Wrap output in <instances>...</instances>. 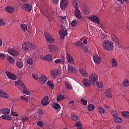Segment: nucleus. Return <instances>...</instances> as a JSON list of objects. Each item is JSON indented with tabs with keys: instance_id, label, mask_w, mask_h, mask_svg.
I'll list each match as a JSON object with an SVG mask.
<instances>
[{
	"instance_id": "1",
	"label": "nucleus",
	"mask_w": 129,
	"mask_h": 129,
	"mask_svg": "<svg viewBox=\"0 0 129 129\" xmlns=\"http://www.w3.org/2000/svg\"><path fill=\"white\" fill-rule=\"evenodd\" d=\"M36 46L30 42H24L22 44V50L26 52H30V51L34 50Z\"/></svg>"
},
{
	"instance_id": "18",
	"label": "nucleus",
	"mask_w": 129,
	"mask_h": 129,
	"mask_svg": "<svg viewBox=\"0 0 129 129\" xmlns=\"http://www.w3.org/2000/svg\"><path fill=\"white\" fill-rule=\"evenodd\" d=\"M111 91H112L111 89H107L105 91V94L106 97H108V98H111V97H112V95L110 93Z\"/></svg>"
},
{
	"instance_id": "51",
	"label": "nucleus",
	"mask_w": 129,
	"mask_h": 129,
	"mask_svg": "<svg viewBox=\"0 0 129 129\" xmlns=\"http://www.w3.org/2000/svg\"><path fill=\"white\" fill-rule=\"evenodd\" d=\"M81 102H82L84 105H87V101L85 100L84 98L81 99Z\"/></svg>"
},
{
	"instance_id": "39",
	"label": "nucleus",
	"mask_w": 129,
	"mask_h": 129,
	"mask_svg": "<svg viewBox=\"0 0 129 129\" xmlns=\"http://www.w3.org/2000/svg\"><path fill=\"white\" fill-rule=\"evenodd\" d=\"M94 106L93 104H90L88 105V109L89 111H92L94 110Z\"/></svg>"
},
{
	"instance_id": "37",
	"label": "nucleus",
	"mask_w": 129,
	"mask_h": 129,
	"mask_svg": "<svg viewBox=\"0 0 129 129\" xmlns=\"http://www.w3.org/2000/svg\"><path fill=\"white\" fill-rule=\"evenodd\" d=\"M114 120L115 121V122H117L118 123H121V122H122V119L118 117H115L114 118Z\"/></svg>"
},
{
	"instance_id": "63",
	"label": "nucleus",
	"mask_w": 129,
	"mask_h": 129,
	"mask_svg": "<svg viewBox=\"0 0 129 129\" xmlns=\"http://www.w3.org/2000/svg\"><path fill=\"white\" fill-rule=\"evenodd\" d=\"M101 38L102 39H105V38H106V36L105 34H101Z\"/></svg>"
},
{
	"instance_id": "7",
	"label": "nucleus",
	"mask_w": 129,
	"mask_h": 129,
	"mask_svg": "<svg viewBox=\"0 0 129 129\" xmlns=\"http://www.w3.org/2000/svg\"><path fill=\"white\" fill-rule=\"evenodd\" d=\"M89 20L90 21H91L92 22H94L95 24H97V25H99L100 24V22L99 21V18H98V17L93 15L89 17Z\"/></svg>"
},
{
	"instance_id": "15",
	"label": "nucleus",
	"mask_w": 129,
	"mask_h": 129,
	"mask_svg": "<svg viewBox=\"0 0 129 129\" xmlns=\"http://www.w3.org/2000/svg\"><path fill=\"white\" fill-rule=\"evenodd\" d=\"M80 73L82 75V76H84V77H88L89 76V74H88V72L86 71V70H84L83 69H80L79 70Z\"/></svg>"
},
{
	"instance_id": "40",
	"label": "nucleus",
	"mask_w": 129,
	"mask_h": 129,
	"mask_svg": "<svg viewBox=\"0 0 129 129\" xmlns=\"http://www.w3.org/2000/svg\"><path fill=\"white\" fill-rule=\"evenodd\" d=\"M65 97L62 95V94H60L57 97V101H61L62 99H64Z\"/></svg>"
},
{
	"instance_id": "49",
	"label": "nucleus",
	"mask_w": 129,
	"mask_h": 129,
	"mask_svg": "<svg viewBox=\"0 0 129 129\" xmlns=\"http://www.w3.org/2000/svg\"><path fill=\"white\" fill-rule=\"evenodd\" d=\"M96 85L97 87H98V88H102V87H103V84L102 83V82H98L96 84Z\"/></svg>"
},
{
	"instance_id": "25",
	"label": "nucleus",
	"mask_w": 129,
	"mask_h": 129,
	"mask_svg": "<svg viewBox=\"0 0 129 129\" xmlns=\"http://www.w3.org/2000/svg\"><path fill=\"white\" fill-rule=\"evenodd\" d=\"M0 111L2 114H9L11 112V109L9 108L1 109Z\"/></svg>"
},
{
	"instance_id": "48",
	"label": "nucleus",
	"mask_w": 129,
	"mask_h": 129,
	"mask_svg": "<svg viewBox=\"0 0 129 129\" xmlns=\"http://www.w3.org/2000/svg\"><path fill=\"white\" fill-rule=\"evenodd\" d=\"M32 77L35 80H38V79H39V78H40V76L38 75V74H33Z\"/></svg>"
},
{
	"instance_id": "17",
	"label": "nucleus",
	"mask_w": 129,
	"mask_h": 129,
	"mask_svg": "<svg viewBox=\"0 0 129 129\" xmlns=\"http://www.w3.org/2000/svg\"><path fill=\"white\" fill-rule=\"evenodd\" d=\"M39 81L40 83H42V84H45V83L47 82V77L44 75H41L39 77Z\"/></svg>"
},
{
	"instance_id": "46",
	"label": "nucleus",
	"mask_w": 129,
	"mask_h": 129,
	"mask_svg": "<svg viewBox=\"0 0 129 129\" xmlns=\"http://www.w3.org/2000/svg\"><path fill=\"white\" fill-rule=\"evenodd\" d=\"M52 107H53V108L55 109H59L60 108V105L59 104L54 103L52 104Z\"/></svg>"
},
{
	"instance_id": "21",
	"label": "nucleus",
	"mask_w": 129,
	"mask_h": 129,
	"mask_svg": "<svg viewBox=\"0 0 129 129\" xmlns=\"http://www.w3.org/2000/svg\"><path fill=\"white\" fill-rule=\"evenodd\" d=\"M68 71H70V72H73L74 73L78 72V70H77L76 68L71 66L70 64H68Z\"/></svg>"
},
{
	"instance_id": "55",
	"label": "nucleus",
	"mask_w": 129,
	"mask_h": 129,
	"mask_svg": "<svg viewBox=\"0 0 129 129\" xmlns=\"http://www.w3.org/2000/svg\"><path fill=\"white\" fill-rule=\"evenodd\" d=\"M75 126L77 127L79 126L80 127L82 126V123H81L80 122H77L75 124Z\"/></svg>"
},
{
	"instance_id": "12",
	"label": "nucleus",
	"mask_w": 129,
	"mask_h": 129,
	"mask_svg": "<svg viewBox=\"0 0 129 129\" xmlns=\"http://www.w3.org/2000/svg\"><path fill=\"white\" fill-rule=\"evenodd\" d=\"M68 4V0H62L60 2V7L61 10H65L67 8V5Z\"/></svg>"
},
{
	"instance_id": "6",
	"label": "nucleus",
	"mask_w": 129,
	"mask_h": 129,
	"mask_svg": "<svg viewBox=\"0 0 129 129\" xmlns=\"http://www.w3.org/2000/svg\"><path fill=\"white\" fill-rule=\"evenodd\" d=\"M50 74L52 78L56 79L57 76L60 75V71L58 69H54L50 71Z\"/></svg>"
},
{
	"instance_id": "33",
	"label": "nucleus",
	"mask_w": 129,
	"mask_h": 129,
	"mask_svg": "<svg viewBox=\"0 0 129 129\" xmlns=\"http://www.w3.org/2000/svg\"><path fill=\"white\" fill-rule=\"evenodd\" d=\"M80 23V22H79V21L74 20L71 22V26H72V27H75V26H76V25H77V26H78Z\"/></svg>"
},
{
	"instance_id": "62",
	"label": "nucleus",
	"mask_w": 129,
	"mask_h": 129,
	"mask_svg": "<svg viewBox=\"0 0 129 129\" xmlns=\"http://www.w3.org/2000/svg\"><path fill=\"white\" fill-rule=\"evenodd\" d=\"M54 62L55 64H59V63H60V59H57L54 60Z\"/></svg>"
},
{
	"instance_id": "28",
	"label": "nucleus",
	"mask_w": 129,
	"mask_h": 129,
	"mask_svg": "<svg viewBox=\"0 0 129 129\" xmlns=\"http://www.w3.org/2000/svg\"><path fill=\"white\" fill-rule=\"evenodd\" d=\"M15 85H18L21 88H25V85L21 80L15 81Z\"/></svg>"
},
{
	"instance_id": "57",
	"label": "nucleus",
	"mask_w": 129,
	"mask_h": 129,
	"mask_svg": "<svg viewBox=\"0 0 129 129\" xmlns=\"http://www.w3.org/2000/svg\"><path fill=\"white\" fill-rule=\"evenodd\" d=\"M5 58V54L0 53V60H4Z\"/></svg>"
},
{
	"instance_id": "41",
	"label": "nucleus",
	"mask_w": 129,
	"mask_h": 129,
	"mask_svg": "<svg viewBox=\"0 0 129 129\" xmlns=\"http://www.w3.org/2000/svg\"><path fill=\"white\" fill-rule=\"evenodd\" d=\"M76 45L77 46V47H80V48H83L84 44H83V42L78 41L76 43Z\"/></svg>"
},
{
	"instance_id": "60",
	"label": "nucleus",
	"mask_w": 129,
	"mask_h": 129,
	"mask_svg": "<svg viewBox=\"0 0 129 129\" xmlns=\"http://www.w3.org/2000/svg\"><path fill=\"white\" fill-rule=\"evenodd\" d=\"M51 1L54 5H57L59 3V0H51Z\"/></svg>"
},
{
	"instance_id": "50",
	"label": "nucleus",
	"mask_w": 129,
	"mask_h": 129,
	"mask_svg": "<svg viewBox=\"0 0 129 129\" xmlns=\"http://www.w3.org/2000/svg\"><path fill=\"white\" fill-rule=\"evenodd\" d=\"M27 64H30V65L33 64V59L32 58H28L27 60Z\"/></svg>"
},
{
	"instance_id": "4",
	"label": "nucleus",
	"mask_w": 129,
	"mask_h": 129,
	"mask_svg": "<svg viewBox=\"0 0 129 129\" xmlns=\"http://www.w3.org/2000/svg\"><path fill=\"white\" fill-rule=\"evenodd\" d=\"M44 35L47 43H49L50 44L51 43H54V42H55V39L53 38V37H52V36H51L50 34L47 32H44Z\"/></svg>"
},
{
	"instance_id": "23",
	"label": "nucleus",
	"mask_w": 129,
	"mask_h": 129,
	"mask_svg": "<svg viewBox=\"0 0 129 129\" xmlns=\"http://www.w3.org/2000/svg\"><path fill=\"white\" fill-rule=\"evenodd\" d=\"M5 11L7 12V13L12 14V13H14V11H15V8L11 6H7L5 8Z\"/></svg>"
},
{
	"instance_id": "26",
	"label": "nucleus",
	"mask_w": 129,
	"mask_h": 129,
	"mask_svg": "<svg viewBox=\"0 0 129 129\" xmlns=\"http://www.w3.org/2000/svg\"><path fill=\"white\" fill-rule=\"evenodd\" d=\"M3 119H6L7 120H12V116L11 115L4 114L1 117Z\"/></svg>"
},
{
	"instance_id": "19",
	"label": "nucleus",
	"mask_w": 129,
	"mask_h": 129,
	"mask_svg": "<svg viewBox=\"0 0 129 129\" xmlns=\"http://www.w3.org/2000/svg\"><path fill=\"white\" fill-rule=\"evenodd\" d=\"M74 14L77 19H81V12L79 9H75Z\"/></svg>"
},
{
	"instance_id": "45",
	"label": "nucleus",
	"mask_w": 129,
	"mask_h": 129,
	"mask_svg": "<svg viewBox=\"0 0 129 129\" xmlns=\"http://www.w3.org/2000/svg\"><path fill=\"white\" fill-rule=\"evenodd\" d=\"M60 59H59L60 60V62L61 64H64V63H65L66 61V58H65L64 56H60Z\"/></svg>"
},
{
	"instance_id": "2",
	"label": "nucleus",
	"mask_w": 129,
	"mask_h": 129,
	"mask_svg": "<svg viewBox=\"0 0 129 129\" xmlns=\"http://www.w3.org/2000/svg\"><path fill=\"white\" fill-rule=\"evenodd\" d=\"M102 47L104 50L107 51H112L113 50V43L108 40H104L102 43Z\"/></svg>"
},
{
	"instance_id": "56",
	"label": "nucleus",
	"mask_w": 129,
	"mask_h": 129,
	"mask_svg": "<svg viewBox=\"0 0 129 129\" xmlns=\"http://www.w3.org/2000/svg\"><path fill=\"white\" fill-rule=\"evenodd\" d=\"M11 114V115H13V116H19V115L16 112L12 111Z\"/></svg>"
},
{
	"instance_id": "22",
	"label": "nucleus",
	"mask_w": 129,
	"mask_h": 129,
	"mask_svg": "<svg viewBox=\"0 0 129 129\" xmlns=\"http://www.w3.org/2000/svg\"><path fill=\"white\" fill-rule=\"evenodd\" d=\"M67 58L68 61V62L70 63V64H73L74 63V60L73 59V57L70 54L67 53Z\"/></svg>"
},
{
	"instance_id": "54",
	"label": "nucleus",
	"mask_w": 129,
	"mask_h": 129,
	"mask_svg": "<svg viewBox=\"0 0 129 129\" xmlns=\"http://www.w3.org/2000/svg\"><path fill=\"white\" fill-rule=\"evenodd\" d=\"M66 20H67V17L66 16L61 17V23H66Z\"/></svg>"
},
{
	"instance_id": "14",
	"label": "nucleus",
	"mask_w": 129,
	"mask_h": 129,
	"mask_svg": "<svg viewBox=\"0 0 129 129\" xmlns=\"http://www.w3.org/2000/svg\"><path fill=\"white\" fill-rule=\"evenodd\" d=\"M40 58H41V59H43V60H47V61H49V62L52 61L53 60V57L50 54H46L43 58H42V56H40Z\"/></svg>"
},
{
	"instance_id": "47",
	"label": "nucleus",
	"mask_w": 129,
	"mask_h": 129,
	"mask_svg": "<svg viewBox=\"0 0 129 129\" xmlns=\"http://www.w3.org/2000/svg\"><path fill=\"white\" fill-rule=\"evenodd\" d=\"M21 29L24 31V32H26L27 31V29H28V26L26 24L21 25Z\"/></svg>"
},
{
	"instance_id": "30",
	"label": "nucleus",
	"mask_w": 129,
	"mask_h": 129,
	"mask_svg": "<svg viewBox=\"0 0 129 129\" xmlns=\"http://www.w3.org/2000/svg\"><path fill=\"white\" fill-rule=\"evenodd\" d=\"M7 60L11 64H14L15 63V58L12 57V56L7 57Z\"/></svg>"
},
{
	"instance_id": "16",
	"label": "nucleus",
	"mask_w": 129,
	"mask_h": 129,
	"mask_svg": "<svg viewBox=\"0 0 129 129\" xmlns=\"http://www.w3.org/2000/svg\"><path fill=\"white\" fill-rule=\"evenodd\" d=\"M80 6V2L78 0H74L73 3V6L75 10H78V8Z\"/></svg>"
},
{
	"instance_id": "13",
	"label": "nucleus",
	"mask_w": 129,
	"mask_h": 129,
	"mask_svg": "<svg viewBox=\"0 0 129 129\" xmlns=\"http://www.w3.org/2000/svg\"><path fill=\"white\" fill-rule=\"evenodd\" d=\"M6 75H7L9 79H12V80H16L17 79V77L15 75L13 74L10 72H6Z\"/></svg>"
},
{
	"instance_id": "31",
	"label": "nucleus",
	"mask_w": 129,
	"mask_h": 129,
	"mask_svg": "<svg viewBox=\"0 0 129 129\" xmlns=\"http://www.w3.org/2000/svg\"><path fill=\"white\" fill-rule=\"evenodd\" d=\"M16 64L17 67H18V68H20V69H21V68H23V61L20 60H17L16 61Z\"/></svg>"
},
{
	"instance_id": "53",
	"label": "nucleus",
	"mask_w": 129,
	"mask_h": 129,
	"mask_svg": "<svg viewBox=\"0 0 129 129\" xmlns=\"http://www.w3.org/2000/svg\"><path fill=\"white\" fill-rule=\"evenodd\" d=\"M71 117L73 120H78V116L76 115H73Z\"/></svg>"
},
{
	"instance_id": "52",
	"label": "nucleus",
	"mask_w": 129,
	"mask_h": 129,
	"mask_svg": "<svg viewBox=\"0 0 129 129\" xmlns=\"http://www.w3.org/2000/svg\"><path fill=\"white\" fill-rule=\"evenodd\" d=\"M5 26H6V22L4 20L0 19V26L4 27Z\"/></svg>"
},
{
	"instance_id": "35",
	"label": "nucleus",
	"mask_w": 129,
	"mask_h": 129,
	"mask_svg": "<svg viewBox=\"0 0 129 129\" xmlns=\"http://www.w3.org/2000/svg\"><path fill=\"white\" fill-rule=\"evenodd\" d=\"M47 85L50 87L51 89L52 90H54V88H55V87L54 86V84L53 82H52L51 81H48L47 82Z\"/></svg>"
},
{
	"instance_id": "8",
	"label": "nucleus",
	"mask_w": 129,
	"mask_h": 129,
	"mask_svg": "<svg viewBox=\"0 0 129 129\" xmlns=\"http://www.w3.org/2000/svg\"><path fill=\"white\" fill-rule=\"evenodd\" d=\"M8 52L12 56H18L19 52L18 50L15 49L9 48L8 49Z\"/></svg>"
},
{
	"instance_id": "59",
	"label": "nucleus",
	"mask_w": 129,
	"mask_h": 129,
	"mask_svg": "<svg viewBox=\"0 0 129 129\" xmlns=\"http://www.w3.org/2000/svg\"><path fill=\"white\" fill-rule=\"evenodd\" d=\"M37 125H39L40 127H42L43 126V122L42 121H39L37 123Z\"/></svg>"
},
{
	"instance_id": "20",
	"label": "nucleus",
	"mask_w": 129,
	"mask_h": 129,
	"mask_svg": "<svg viewBox=\"0 0 129 129\" xmlns=\"http://www.w3.org/2000/svg\"><path fill=\"white\" fill-rule=\"evenodd\" d=\"M0 96L3 97V98H6L7 99L10 97V96L3 90H0Z\"/></svg>"
},
{
	"instance_id": "10",
	"label": "nucleus",
	"mask_w": 129,
	"mask_h": 129,
	"mask_svg": "<svg viewBox=\"0 0 129 129\" xmlns=\"http://www.w3.org/2000/svg\"><path fill=\"white\" fill-rule=\"evenodd\" d=\"M94 62L96 64H100L101 63V57L98 55H95L93 56Z\"/></svg>"
},
{
	"instance_id": "64",
	"label": "nucleus",
	"mask_w": 129,
	"mask_h": 129,
	"mask_svg": "<svg viewBox=\"0 0 129 129\" xmlns=\"http://www.w3.org/2000/svg\"><path fill=\"white\" fill-rule=\"evenodd\" d=\"M104 107H105V108H107L108 109H109V108H110L109 105L105 104L104 105Z\"/></svg>"
},
{
	"instance_id": "29",
	"label": "nucleus",
	"mask_w": 129,
	"mask_h": 129,
	"mask_svg": "<svg viewBox=\"0 0 129 129\" xmlns=\"http://www.w3.org/2000/svg\"><path fill=\"white\" fill-rule=\"evenodd\" d=\"M59 35H60L61 38H62V37L63 38H64V37H65V36H67V30H59Z\"/></svg>"
},
{
	"instance_id": "32",
	"label": "nucleus",
	"mask_w": 129,
	"mask_h": 129,
	"mask_svg": "<svg viewBox=\"0 0 129 129\" xmlns=\"http://www.w3.org/2000/svg\"><path fill=\"white\" fill-rule=\"evenodd\" d=\"M122 85L123 87L127 88L129 86V81L127 80H124L122 83Z\"/></svg>"
},
{
	"instance_id": "36",
	"label": "nucleus",
	"mask_w": 129,
	"mask_h": 129,
	"mask_svg": "<svg viewBox=\"0 0 129 129\" xmlns=\"http://www.w3.org/2000/svg\"><path fill=\"white\" fill-rule=\"evenodd\" d=\"M22 89H23V93L24 94H26V95H29L30 94L31 92H29V90L26 88V86H24V88H22Z\"/></svg>"
},
{
	"instance_id": "34",
	"label": "nucleus",
	"mask_w": 129,
	"mask_h": 129,
	"mask_svg": "<svg viewBox=\"0 0 129 129\" xmlns=\"http://www.w3.org/2000/svg\"><path fill=\"white\" fill-rule=\"evenodd\" d=\"M121 114L125 118H129V112L127 111H123L121 112Z\"/></svg>"
},
{
	"instance_id": "11",
	"label": "nucleus",
	"mask_w": 129,
	"mask_h": 129,
	"mask_svg": "<svg viewBox=\"0 0 129 129\" xmlns=\"http://www.w3.org/2000/svg\"><path fill=\"white\" fill-rule=\"evenodd\" d=\"M41 103L44 106L49 104V97L45 96L42 100L41 101Z\"/></svg>"
},
{
	"instance_id": "58",
	"label": "nucleus",
	"mask_w": 129,
	"mask_h": 129,
	"mask_svg": "<svg viewBox=\"0 0 129 129\" xmlns=\"http://www.w3.org/2000/svg\"><path fill=\"white\" fill-rule=\"evenodd\" d=\"M22 120H23L24 122H25V121H28V120H29V117L27 116L24 117L22 118Z\"/></svg>"
},
{
	"instance_id": "9",
	"label": "nucleus",
	"mask_w": 129,
	"mask_h": 129,
	"mask_svg": "<svg viewBox=\"0 0 129 129\" xmlns=\"http://www.w3.org/2000/svg\"><path fill=\"white\" fill-rule=\"evenodd\" d=\"M22 9L26 12H30L32 11V6L30 4H25L22 6Z\"/></svg>"
},
{
	"instance_id": "3",
	"label": "nucleus",
	"mask_w": 129,
	"mask_h": 129,
	"mask_svg": "<svg viewBox=\"0 0 129 129\" xmlns=\"http://www.w3.org/2000/svg\"><path fill=\"white\" fill-rule=\"evenodd\" d=\"M89 80L91 83L94 84L98 82V76L95 73L92 74L89 77Z\"/></svg>"
},
{
	"instance_id": "44",
	"label": "nucleus",
	"mask_w": 129,
	"mask_h": 129,
	"mask_svg": "<svg viewBox=\"0 0 129 129\" xmlns=\"http://www.w3.org/2000/svg\"><path fill=\"white\" fill-rule=\"evenodd\" d=\"M111 39L112 41H113V42H117V37L114 34L111 35Z\"/></svg>"
},
{
	"instance_id": "43",
	"label": "nucleus",
	"mask_w": 129,
	"mask_h": 129,
	"mask_svg": "<svg viewBox=\"0 0 129 129\" xmlns=\"http://www.w3.org/2000/svg\"><path fill=\"white\" fill-rule=\"evenodd\" d=\"M65 85L67 89H69V90H71V89H72V86L71 85V84H69V83L66 82Z\"/></svg>"
},
{
	"instance_id": "27",
	"label": "nucleus",
	"mask_w": 129,
	"mask_h": 129,
	"mask_svg": "<svg viewBox=\"0 0 129 129\" xmlns=\"http://www.w3.org/2000/svg\"><path fill=\"white\" fill-rule=\"evenodd\" d=\"M111 63L112 67H117V60H116V58L115 57H113L111 60Z\"/></svg>"
},
{
	"instance_id": "38",
	"label": "nucleus",
	"mask_w": 129,
	"mask_h": 129,
	"mask_svg": "<svg viewBox=\"0 0 129 129\" xmlns=\"http://www.w3.org/2000/svg\"><path fill=\"white\" fill-rule=\"evenodd\" d=\"M97 109L100 113H104L105 112V109L102 108V107L98 106L97 107Z\"/></svg>"
},
{
	"instance_id": "42",
	"label": "nucleus",
	"mask_w": 129,
	"mask_h": 129,
	"mask_svg": "<svg viewBox=\"0 0 129 129\" xmlns=\"http://www.w3.org/2000/svg\"><path fill=\"white\" fill-rule=\"evenodd\" d=\"M20 100H22L23 101H25V102H29V99H28V98H27L24 96H21L20 98Z\"/></svg>"
},
{
	"instance_id": "24",
	"label": "nucleus",
	"mask_w": 129,
	"mask_h": 129,
	"mask_svg": "<svg viewBox=\"0 0 129 129\" xmlns=\"http://www.w3.org/2000/svg\"><path fill=\"white\" fill-rule=\"evenodd\" d=\"M82 82L83 86H87V87H89V86L91 85V83L88 82V80L87 79H84Z\"/></svg>"
},
{
	"instance_id": "61",
	"label": "nucleus",
	"mask_w": 129,
	"mask_h": 129,
	"mask_svg": "<svg viewBox=\"0 0 129 129\" xmlns=\"http://www.w3.org/2000/svg\"><path fill=\"white\" fill-rule=\"evenodd\" d=\"M38 113L39 115H42L44 113V111H43L42 110H39L38 111Z\"/></svg>"
},
{
	"instance_id": "5",
	"label": "nucleus",
	"mask_w": 129,
	"mask_h": 129,
	"mask_svg": "<svg viewBox=\"0 0 129 129\" xmlns=\"http://www.w3.org/2000/svg\"><path fill=\"white\" fill-rule=\"evenodd\" d=\"M48 49L50 53H57L59 48L55 45L50 44L48 45Z\"/></svg>"
}]
</instances>
